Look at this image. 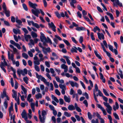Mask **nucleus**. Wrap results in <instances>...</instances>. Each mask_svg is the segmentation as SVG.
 I'll use <instances>...</instances> for the list:
<instances>
[{
  "label": "nucleus",
  "instance_id": "nucleus-17",
  "mask_svg": "<svg viewBox=\"0 0 123 123\" xmlns=\"http://www.w3.org/2000/svg\"><path fill=\"white\" fill-rule=\"evenodd\" d=\"M70 2V4L71 6L73 7V8H75V7L74 5V4L76 3L77 1L76 0H69Z\"/></svg>",
  "mask_w": 123,
  "mask_h": 123
},
{
  "label": "nucleus",
  "instance_id": "nucleus-53",
  "mask_svg": "<svg viewBox=\"0 0 123 123\" xmlns=\"http://www.w3.org/2000/svg\"><path fill=\"white\" fill-rule=\"evenodd\" d=\"M22 5L24 9L26 11H27L28 9L26 5L25 4L23 3V4Z\"/></svg>",
  "mask_w": 123,
  "mask_h": 123
},
{
  "label": "nucleus",
  "instance_id": "nucleus-21",
  "mask_svg": "<svg viewBox=\"0 0 123 123\" xmlns=\"http://www.w3.org/2000/svg\"><path fill=\"white\" fill-rule=\"evenodd\" d=\"M63 57L66 59L68 64L69 65H70L71 64V62L69 59V57L68 56H64Z\"/></svg>",
  "mask_w": 123,
  "mask_h": 123
},
{
  "label": "nucleus",
  "instance_id": "nucleus-19",
  "mask_svg": "<svg viewBox=\"0 0 123 123\" xmlns=\"http://www.w3.org/2000/svg\"><path fill=\"white\" fill-rule=\"evenodd\" d=\"M119 107V105L117 102H115V105H114L113 106V109L114 111H116L117 109H118Z\"/></svg>",
  "mask_w": 123,
  "mask_h": 123
},
{
  "label": "nucleus",
  "instance_id": "nucleus-44",
  "mask_svg": "<svg viewBox=\"0 0 123 123\" xmlns=\"http://www.w3.org/2000/svg\"><path fill=\"white\" fill-rule=\"evenodd\" d=\"M36 77L38 79H40L41 80L43 78V77L40 75H39L37 73H36Z\"/></svg>",
  "mask_w": 123,
  "mask_h": 123
},
{
  "label": "nucleus",
  "instance_id": "nucleus-33",
  "mask_svg": "<svg viewBox=\"0 0 123 123\" xmlns=\"http://www.w3.org/2000/svg\"><path fill=\"white\" fill-rule=\"evenodd\" d=\"M31 35L32 37L33 38L36 37H37V34L33 31H32L31 32Z\"/></svg>",
  "mask_w": 123,
  "mask_h": 123
},
{
  "label": "nucleus",
  "instance_id": "nucleus-62",
  "mask_svg": "<svg viewBox=\"0 0 123 123\" xmlns=\"http://www.w3.org/2000/svg\"><path fill=\"white\" fill-rule=\"evenodd\" d=\"M18 83L16 81H15V85L14 87L15 89H17L18 88Z\"/></svg>",
  "mask_w": 123,
  "mask_h": 123
},
{
  "label": "nucleus",
  "instance_id": "nucleus-9",
  "mask_svg": "<svg viewBox=\"0 0 123 123\" xmlns=\"http://www.w3.org/2000/svg\"><path fill=\"white\" fill-rule=\"evenodd\" d=\"M30 6L32 7L35 10L37 9L36 8V7L37 6V5L35 3H33L30 1H29L28 2Z\"/></svg>",
  "mask_w": 123,
  "mask_h": 123
},
{
  "label": "nucleus",
  "instance_id": "nucleus-25",
  "mask_svg": "<svg viewBox=\"0 0 123 123\" xmlns=\"http://www.w3.org/2000/svg\"><path fill=\"white\" fill-rule=\"evenodd\" d=\"M74 48H72L71 49V51L72 53L75 52L76 53L77 52V48L75 46H74Z\"/></svg>",
  "mask_w": 123,
  "mask_h": 123
},
{
  "label": "nucleus",
  "instance_id": "nucleus-50",
  "mask_svg": "<svg viewBox=\"0 0 123 123\" xmlns=\"http://www.w3.org/2000/svg\"><path fill=\"white\" fill-rule=\"evenodd\" d=\"M53 83L55 87L56 88H58V86L56 84L55 81L53 80Z\"/></svg>",
  "mask_w": 123,
  "mask_h": 123
},
{
  "label": "nucleus",
  "instance_id": "nucleus-40",
  "mask_svg": "<svg viewBox=\"0 0 123 123\" xmlns=\"http://www.w3.org/2000/svg\"><path fill=\"white\" fill-rule=\"evenodd\" d=\"M23 80L26 83V84H28V79L27 77L26 76L24 77L23 78Z\"/></svg>",
  "mask_w": 123,
  "mask_h": 123
},
{
  "label": "nucleus",
  "instance_id": "nucleus-63",
  "mask_svg": "<svg viewBox=\"0 0 123 123\" xmlns=\"http://www.w3.org/2000/svg\"><path fill=\"white\" fill-rule=\"evenodd\" d=\"M83 16L84 17V18L88 22H90V20L88 17H87L85 16Z\"/></svg>",
  "mask_w": 123,
  "mask_h": 123
},
{
  "label": "nucleus",
  "instance_id": "nucleus-59",
  "mask_svg": "<svg viewBox=\"0 0 123 123\" xmlns=\"http://www.w3.org/2000/svg\"><path fill=\"white\" fill-rule=\"evenodd\" d=\"M56 15L57 17L59 18H61V16L60 14L58 12H55Z\"/></svg>",
  "mask_w": 123,
  "mask_h": 123
},
{
  "label": "nucleus",
  "instance_id": "nucleus-15",
  "mask_svg": "<svg viewBox=\"0 0 123 123\" xmlns=\"http://www.w3.org/2000/svg\"><path fill=\"white\" fill-rule=\"evenodd\" d=\"M13 104L12 102H11V105L9 107V113L10 115H11V112L13 110Z\"/></svg>",
  "mask_w": 123,
  "mask_h": 123
},
{
  "label": "nucleus",
  "instance_id": "nucleus-22",
  "mask_svg": "<svg viewBox=\"0 0 123 123\" xmlns=\"http://www.w3.org/2000/svg\"><path fill=\"white\" fill-rule=\"evenodd\" d=\"M40 121L41 123H44L45 122V120L46 117H42L41 116L39 117Z\"/></svg>",
  "mask_w": 123,
  "mask_h": 123
},
{
  "label": "nucleus",
  "instance_id": "nucleus-20",
  "mask_svg": "<svg viewBox=\"0 0 123 123\" xmlns=\"http://www.w3.org/2000/svg\"><path fill=\"white\" fill-rule=\"evenodd\" d=\"M17 73L19 76H21V74L23 76L25 75V74L24 73V71L22 70H18L17 71Z\"/></svg>",
  "mask_w": 123,
  "mask_h": 123
},
{
  "label": "nucleus",
  "instance_id": "nucleus-12",
  "mask_svg": "<svg viewBox=\"0 0 123 123\" xmlns=\"http://www.w3.org/2000/svg\"><path fill=\"white\" fill-rule=\"evenodd\" d=\"M62 68L64 69V71L65 72H67L68 71V66L64 64H62L61 65Z\"/></svg>",
  "mask_w": 123,
  "mask_h": 123
},
{
  "label": "nucleus",
  "instance_id": "nucleus-26",
  "mask_svg": "<svg viewBox=\"0 0 123 123\" xmlns=\"http://www.w3.org/2000/svg\"><path fill=\"white\" fill-rule=\"evenodd\" d=\"M116 4L120 6H122V4L121 3H120L119 1V0H114Z\"/></svg>",
  "mask_w": 123,
  "mask_h": 123
},
{
  "label": "nucleus",
  "instance_id": "nucleus-48",
  "mask_svg": "<svg viewBox=\"0 0 123 123\" xmlns=\"http://www.w3.org/2000/svg\"><path fill=\"white\" fill-rule=\"evenodd\" d=\"M34 68L35 70L39 72L40 71L39 68L37 65H34Z\"/></svg>",
  "mask_w": 123,
  "mask_h": 123
},
{
  "label": "nucleus",
  "instance_id": "nucleus-57",
  "mask_svg": "<svg viewBox=\"0 0 123 123\" xmlns=\"http://www.w3.org/2000/svg\"><path fill=\"white\" fill-rule=\"evenodd\" d=\"M59 103L60 105H62L64 103V100L63 99L61 98L59 99Z\"/></svg>",
  "mask_w": 123,
  "mask_h": 123
},
{
  "label": "nucleus",
  "instance_id": "nucleus-34",
  "mask_svg": "<svg viewBox=\"0 0 123 123\" xmlns=\"http://www.w3.org/2000/svg\"><path fill=\"white\" fill-rule=\"evenodd\" d=\"M51 97L57 103H58L59 102V101L58 99L54 95H51Z\"/></svg>",
  "mask_w": 123,
  "mask_h": 123
},
{
  "label": "nucleus",
  "instance_id": "nucleus-54",
  "mask_svg": "<svg viewBox=\"0 0 123 123\" xmlns=\"http://www.w3.org/2000/svg\"><path fill=\"white\" fill-rule=\"evenodd\" d=\"M103 92L104 93L105 95L106 96H109V94L107 93L106 91V90L104 89H103Z\"/></svg>",
  "mask_w": 123,
  "mask_h": 123
},
{
  "label": "nucleus",
  "instance_id": "nucleus-31",
  "mask_svg": "<svg viewBox=\"0 0 123 123\" xmlns=\"http://www.w3.org/2000/svg\"><path fill=\"white\" fill-rule=\"evenodd\" d=\"M21 89L23 92H24L25 94H26L27 93V90L22 85L21 86Z\"/></svg>",
  "mask_w": 123,
  "mask_h": 123
},
{
  "label": "nucleus",
  "instance_id": "nucleus-58",
  "mask_svg": "<svg viewBox=\"0 0 123 123\" xmlns=\"http://www.w3.org/2000/svg\"><path fill=\"white\" fill-rule=\"evenodd\" d=\"M55 93L58 96L60 95L61 93L57 89H56L55 90Z\"/></svg>",
  "mask_w": 123,
  "mask_h": 123
},
{
  "label": "nucleus",
  "instance_id": "nucleus-60",
  "mask_svg": "<svg viewBox=\"0 0 123 123\" xmlns=\"http://www.w3.org/2000/svg\"><path fill=\"white\" fill-rule=\"evenodd\" d=\"M22 30L25 34L28 33V31L26 28H22Z\"/></svg>",
  "mask_w": 123,
  "mask_h": 123
},
{
  "label": "nucleus",
  "instance_id": "nucleus-46",
  "mask_svg": "<svg viewBox=\"0 0 123 123\" xmlns=\"http://www.w3.org/2000/svg\"><path fill=\"white\" fill-rule=\"evenodd\" d=\"M63 41L67 46H69L70 45V44L67 40L64 39Z\"/></svg>",
  "mask_w": 123,
  "mask_h": 123
},
{
  "label": "nucleus",
  "instance_id": "nucleus-23",
  "mask_svg": "<svg viewBox=\"0 0 123 123\" xmlns=\"http://www.w3.org/2000/svg\"><path fill=\"white\" fill-rule=\"evenodd\" d=\"M68 109L70 111H72L75 110L74 106L73 105H69L68 106Z\"/></svg>",
  "mask_w": 123,
  "mask_h": 123
},
{
  "label": "nucleus",
  "instance_id": "nucleus-11",
  "mask_svg": "<svg viewBox=\"0 0 123 123\" xmlns=\"http://www.w3.org/2000/svg\"><path fill=\"white\" fill-rule=\"evenodd\" d=\"M22 118H24L25 119H27L28 118L27 114L25 110H24L21 114Z\"/></svg>",
  "mask_w": 123,
  "mask_h": 123
},
{
  "label": "nucleus",
  "instance_id": "nucleus-10",
  "mask_svg": "<svg viewBox=\"0 0 123 123\" xmlns=\"http://www.w3.org/2000/svg\"><path fill=\"white\" fill-rule=\"evenodd\" d=\"M48 25L49 27L52 29V30L54 32L56 31V29H55L56 27L52 22H51L50 23H49Z\"/></svg>",
  "mask_w": 123,
  "mask_h": 123
},
{
  "label": "nucleus",
  "instance_id": "nucleus-51",
  "mask_svg": "<svg viewBox=\"0 0 123 123\" xmlns=\"http://www.w3.org/2000/svg\"><path fill=\"white\" fill-rule=\"evenodd\" d=\"M2 7L4 11L6 10V5L5 2H3V3Z\"/></svg>",
  "mask_w": 123,
  "mask_h": 123
},
{
  "label": "nucleus",
  "instance_id": "nucleus-38",
  "mask_svg": "<svg viewBox=\"0 0 123 123\" xmlns=\"http://www.w3.org/2000/svg\"><path fill=\"white\" fill-rule=\"evenodd\" d=\"M59 87L61 89H66V86L65 85H63L61 84H59Z\"/></svg>",
  "mask_w": 123,
  "mask_h": 123
},
{
  "label": "nucleus",
  "instance_id": "nucleus-64",
  "mask_svg": "<svg viewBox=\"0 0 123 123\" xmlns=\"http://www.w3.org/2000/svg\"><path fill=\"white\" fill-rule=\"evenodd\" d=\"M51 119L53 121L54 123H56V119L54 116H52L51 118Z\"/></svg>",
  "mask_w": 123,
  "mask_h": 123
},
{
  "label": "nucleus",
  "instance_id": "nucleus-14",
  "mask_svg": "<svg viewBox=\"0 0 123 123\" xmlns=\"http://www.w3.org/2000/svg\"><path fill=\"white\" fill-rule=\"evenodd\" d=\"M98 37V38L100 40H101L102 39L104 40V35L102 33H97Z\"/></svg>",
  "mask_w": 123,
  "mask_h": 123
},
{
  "label": "nucleus",
  "instance_id": "nucleus-27",
  "mask_svg": "<svg viewBox=\"0 0 123 123\" xmlns=\"http://www.w3.org/2000/svg\"><path fill=\"white\" fill-rule=\"evenodd\" d=\"M5 12V13L6 16L8 17H9L10 16V12L9 10H6L4 11Z\"/></svg>",
  "mask_w": 123,
  "mask_h": 123
},
{
  "label": "nucleus",
  "instance_id": "nucleus-1",
  "mask_svg": "<svg viewBox=\"0 0 123 123\" xmlns=\"http://www.w3.org/2000/svg\"><path fill=\"white\" fill-rule=\"evenodd\" d=\"M104 104L107 107L106 110L107 112L110 114H111V111L112 110V108L109 104L107 102H104Z\"/></svg>",
  "mask_w": 123,
  "mask_h": 123
},
{
  "label": "nucleus",
  "instance_id": "nucleus-37",
  "mask_svg": "<svg viewBox=\"0 0 123 123\" xmlns=\"http://www.w3.org/2000/svg\"><path fill=\"white\" fill-rule=\"evenodd\" d=\"M47 114L46 111L44 110H43L42 111V115L43 117H46L45 116Z\"/></svg>",
  "mask_w": 123,
  "mask_h": 123
},
{
  "label": "nucleus",
  "instance_id": "nucleus-61",
  "mask_svg": "<svg viewBox=\"0 0 123 123\" xmlns=\"http://www.w3.org/2000/svg\"><path fill=\"white\" fill-rule=\"evenodd\" d=\"M69 82L71 86L72 87H74V86L75 83H74V82L73 81H69Z\"/></svg>",
  "mask_w": 123,
  "mask_h": 123
},
{
  "label": "nucleus",
  "instance_id": "nucleus-13",
  "mask_svg": "<svg viewBox=\"0 0 123 123\" xmlns=\"http://www.w3.org/2000/svg\"><path fill=\"white\" fill-rule=\"evenodd\" d=\"M8 55L9 59H11L12 61L14 59V55L13 53L11 54V55L9 51H8Z\"/></svg>",
  "mask_w": 123,
  "mask_h": 123
},
{
  "label": "nucleus",
  "instance_id": "nucleus-6",
  "mask_svg": "<svg viewBox=\"0 0 123 123\" xmlns=\"http://www.w3.org/2000/svg\"><path fill=\"white\" fill-rule=\"evenodd\" d=\"M97 106L98 108H100L102 111L105 115H107V113L106 112V111L104 108L100 105L98 104H97Z\"/></svg>",
  "mask_w": 123,
  "mask_h": 123
},
{
  "label": "nucleus",
  "instance_id": "nucleus-35",
  "mask_svg": "<svg viewBox=\"0 0 123 123\" xmlns=\"http://www.w3.org/2000/svg\"><path fill=\"white\" fill-rule=\"evenodd\" d=\"M7 95L6 92L5 91H4L3 92V93L1 94V98H3L4 97H5Z\"/></svg>",
  "mask_w": 123,
  "mask_h": 123
},
{
  "label": "nucleus",
  "instance_id": "nucleus-16",
  "mask_svg": "<svg viewBox=\"0 0 123 123\" xmlns=\"http://www.w3.org/2000/svg\"><path fill=\"white\" fill-rule=\"evenodd\" d=\"M64 99L66 102L69 103L71 99L69 96L67 97L66 95H65L64 97Z\"/></svg>",
  "mask_w": 123,
  "mask_h": 123
},
{
  "label": "nucleus",
  "instance_id": "nucleus-32",
  "mask_svg": "<svg viewBox=\"0 0 123 123\" xmlns=\"http://www.w3.org/2000/svg\"><path fill=\"white\" fill-rule=\"evenodd\" d=\"M64 115L67 117H70L71 116V115L70 113H69L67 111H65L64 113Z\"/></svg>",
  "mask_w": 123,
  "mask_h": 123
},
{
  "label": "nucleus",
  "instance_id": "nucleus-45",
  "mask_svg": "<svg viewBox=\"0 0 123 123\" xmlns=\"http://www.w3.org/2000/svg\"><path fill=\"white\" fill-rule=\"evenodd\" d=\"M87 114L89 119L90 120H91L92 118V115L91 113L89 112H88Z\"/></svg>",
  "mask_w": 123,
  "mask_h": 123
},
{
  "label": "nucleus",
  "instance_id": "nucleus-7",
  "mask_svg": "<svg viewBox=\"0 0 123 123\" xmlns=\"http://www.w3.org/2000/svg\"><path fill=\"white\" fill-rule=\"evenodd\" d=\"M40 34L41 35V36H40V39L41 41L42 42H43L44 41L47 42V39L44 36V34L42 32H41Z\"/></svg>",
  "mask_w": 123,
  "mask_h": 123
},
{
  "label": "nucleus",
  "instance_id": "nucleus-3",
  "mask_svg": "<svg viewBox=\"0 0 123 123\" xmlns=\"http://www.w3.org/2000/svg\"><path fill=\"white\" fill-rule=\"evenodd\" d=\"M32 13L37 17H38V14L40 13V12L38 9H32L31 10Z\"/></svg>",
  "mask_w": 123,
  "mask_h": 123
},
{
  "label": "nucleus",
  "instance_id": "nucleus-52",
  "mask_svg": "<svg viewBox=\"0 0 123 123\" xmlns=\"http://www.w3.org/2000/svg\"><path fill=\"white\" fill-rule=\"evenodd\" d=\"M45 64L46 66L48 68H49L50 67V64L49 62L47 61H45Z\"/></svg>",
  "mask_w": 123,
  "mask_h": 123
},
{
  "label": "nucleus",
  "instance_id": "nucleus-30",
  "mask_svg": "<svg viewBox=\"0 0 123 123\" xmlns=\"http://www.w3.org/2000/svg\"><path fill=\"white\" fill-rule=\"evenodd\" d=\"M94 53L95 55L96 56L98 57L99 59L102 60V58L98 54V53L97 52V51L96 50L94 51Z\"/></svg>",
  "mask_w": 123,
  "mask_h": 123
},
{
  "label": "nucleus",
  "instance_id": "nucleus-5",
  "mask_svg": "<svg viewBox=\"0 0 123 123\" xmlns=\"http://www.w3.org/2000/svg\"><path fill=\"white\" fill-rule=\"evenodd\" d=\"M34 61L33 62L34 65H39L40 64V60H38V58L37 56H34Z\"/></svg>",
  "mask_w": 123,
  "mask_h": 123
},
{
  "label": "nucleus",
  "instance_id": "nucleus-28",
  "mask_svg": "<svg viewBox=\"0 0 123 123\" xmlns=\"http://www.w3.org/2000/svg\"><path fill=\"white\" fill-rule=\"evenodd\" d=\"M76 29L77 30L79 31H80L81 30H85V28L82 27H78L76 28Z\"/></svg>",
  "mask_w": 123,
  "mask_h": 123
},
{
  "label": "nucleus",
  "instance_id": "nucleus-41",
  "mask_svg": "<svg viewBox=\"0 0 123 123\" xmlns=\"http://www.w3.org/2000/svg\"><path fill=\"white\" fill-rule=\"evenodd\" d=\"M92 123H99L98 120L96 119L95 120L94 119H92L91 121Z\"/></svg>",
  "mask_w": 123,
  "mask_h": 123
},
{
  "label": "nucleus",
  "instance_id": "nucleus-29",
  "mask_svg": "<svg viewBox=\"0 0 123 123\" xmlns=\"http://www.w3.org/2000/svg\"><path fill=\"white\" fill-rule=\"evenodd\" d=\"M35 97L37 99H39V98H41L42 97V95L40 93H38L37 94L35 95Z\"/></svg>",
  "mask_w": 123,
  "mask_h": 123
},
{
  "label": "nucleus",
  "instance_id": "nucleus-8",
  "mask_svg": "<svg viewBox=\"0 0 123 123\" xmlns=\"http://www.w3.org/2000/svg\"><path fill=\"white\" fill-rule=\"evenodd\" d=\"M42 51L45 54H47V52L49 53L51 52L50 50V49L49 47L47 48L44 47V49H42Z\"/></svg>",
  "mask_w": 123,
  "mask_h": 123
},
{
  "label": "nucleus",
  "instance_id": "nucleus-43",
  "mask_svg": "<svg viewBox=\"0 0 123 123\" xmlns=\"http://www.w3.org/2000/svg\"><path fill=\"white\" fill-rule=\"evenodd\" d=\"M5 101L4 103V105L5 107V109H6L8 105V103L6 99L5 100Z\"/></svg>",
  "mask_w": 123,
  "mask_h": 123
},
{
  "label": "nucleus",
  "instance_id": "nucleus-42",
  "mask_svg": "<svg viewBox=\"0 0 123 123\" xmlns=\"http://www.w3.org/2000/svg\"><path fill=\"white\" fill-rule=\"evenodd\" d=\"M106 13L107 15L110 16L111 19L113 20L114 19V18L113 17L112 15L111 14L108 12H107Z\"/></svg>",
  "mask_w": 123,
  "mask_h": 123
},
{
  "label": "nucleus",
  "instance_id": "nucleus-56",
  "mask_svg": "<svg viewBox=\"0 0 123 123\" xmlns=\"http://www.w3.org/2000/svg\"><path fill=\"white\" fill-rule=\"evenodd\" d=\"M108 118L110 120V123H112V119L111 115H108Z\"/></svg>",
  "mask_w": 123,
  "mask_h": 123
},
{
  "label": "nucleus",
  "instance_id": "nucleus-4",
  "mask_svg": "<svg viewBox=\"0 0 123 123\" xmlns=\"http://www.w3.org/2000/svg\"><path fill=\"white\" fill-rule=\"evenodd\" d=\"M27 22L28 24L29 25H31V23L32 25L34 26H35L37 28H39L40 27L39 25L37 23H34L33 21H30L29 20H27Z\"/></svg>",
  "mask_w": 123,
  "mask_h": 123
},
{
  "label": "nucleus",
  "instance_id": "nucleus-55",
  "mask_svg": "<svg viewBox=\"0 0 123 123\" xmlns=\"http://www.w3.org/2000/svg\"><path fill=\"white\" fill-rule=\"evenodd\" d=\"M75 117L78 121H80L81 118H80V116L79 115H75Z\"/></svg>",
  "mask_w": 123,
  "mask_h": 123
},
{
  "label": "nucleus",
  "instance_id": "nucleus-18",
  "mask_svg": "<svg viewBox=\"0 0 123 123\" xmlns=\"http://www.w3.org/2000/svg\"><path fill=\"white\" fill-rule=\"evenodd\" d=\"M12 91L13 93V94L12 95V97L15 98V99H16L17 98V92L14 90H12Z\"/></svg>",
  "mask_w": 123,
  "mask_h": 123
},
{
  "label": "nucleus",
  "instance_id": "nucleus-39",
  "mask_svg": "<svg viewBox=\"0 0 123 123\" xmlns=\"http://www.w3.org/2000/svg\"><path fill=\"white\" fill-rule=\"evenodd\" d=\"M119 70L120 73H118V74L120 75V77L122 79L123 77V74H122V72L121 69H119Z\"/></svg>",
  "mask_w": 123,
  "mask_h": 123
},
{
  "label": "nucleus",
  "instance_id": "nucleus-49",
  "mask_svg": "<svg viewBox=\"0 0 123 123\" xmlns=\"http://www.w3.org/2000/svg\"><path fill=\"white\" fill-rule=\"evenodd\" d=\"M108 46L109 49L112 52H114V49H113V47L110 45H108Z\"/></svg>",
  "mask_w": 123,
  "mask_h": 123
},
{
  "label": "nucleus",
  "instance_id": "nucleus-47",
  "mask_svg": "<svg viewBox=\"0 0 123 123\" xmlns=\"http://www.w3.org/2000/svg\"><path fill=\"white\" fill-rule=\"evenodd\" d=\"M113 115L114 116V117L116 119H118V120L119 119V117L118 116L116 113H113Z\"/></svg>",
  "mask_w": 123,
  "mask_h": 123
},
{
  "label": "nucleus",
  "instance_id": "nucleus-36",
  "mask_svg": "<svg viewBox=\"0 0 123 123\" xmlns=\"http://www.w3.org/2000/svg\"><path fill=\"white\" fill-rule=\"evenodd\" d=\"M22 55L23 57L24 58L26 59H27L28 57V55L26 54L25 53H23L22 54Z\"/></svg>",
  "mask_w": 123,
  "mask_h": 123
},
{
  "label": "nucleus",
  "instance_id": "nucleus-24",
  "mask_svg": "<svg viewBox=\"0 0 123 123\" xmlns=\"http://www.w3.org/2000/svg\"><path fill=\"white\" fill-rule=\"evenodd\" d=\"M13 31L14 33L16 34L18 33L19 34H20V31L18 29L16 30L15 29H13Z\"/></svg>",
  "mask_w": 123,
  "mask_h": 123
},
{
  "label": "nucleus",
  "instance_id": "nucleus-2",
  "mask_svg": "<svg viewBox=\"0 0 123 123\" xmlns=\"http://www.w3.org/2000/svg\"><path fill=\"white\" fill-rule=\"evenodd\" d=\"M8 64L6 61L5 59L3 60V62H1L0 64V67L1 69L4 71L6 73V70L4 68V67L5 66H7Z\"/></svg>",
  "mask_w": 123,
  "mask_h": 123
}]
</instances>
